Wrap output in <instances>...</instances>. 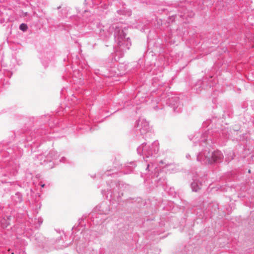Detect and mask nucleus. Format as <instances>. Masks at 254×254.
Listing matches in <instances>:
<instances>
[{"label": "nucleus", "mask_w": 254, "mask_h": 254, "mask_svg": "<svg viewBox=\"0 0 254 254\" xmlns=\"http://www.w3.org/2000/svg\"><path fill=\"white\" fill-rule=\"evenodd\" d=\"M44 186H45V185H44V184H43V185H41V187H42V188H43V187H44Z\"/></svg>", "instance_id": "20e7f679"}, {"label": "nucleus", "mask_w": 254, "mask_h": 254, "mask_svg": "<svg viewBox=\"0 0 254 254\" xmlns=\"http://www.w3.org/2000/svg\"><path fill=\"white\" fill-rule=\"evenodd\" d=\"M221 157L222 154L220 152L215 151L212 153L211 158L208 159V163L212 164L219 161L221 159Z\"/></svg>", "instance_id": "f257e3e1"}, {"label": "nucleus", "mask_w": 254, "mask_h": 254, "mask_svg": "<svg viewBox=\"0 0 254 254\" xmlns=\"http://www.w3.org/2000/svg\"><path fill=\"white\" fill-rule=\"evenodd\" d=\"M27 26L26 24L22 23L20 25L19 28L23 31H25L27 29Z\"/></svg>", "instance_id": "f03ea898"}, {"label": "nucleus", "mask_w": 254, "mask_h": 254, "mask_svg": "<svg viewBox=\"0 0 254 254\" xmlns=\"http://www.w3.org/2000/svg\"><path fill=\"white\" fill-rule=\"evenodd\" d=\"M197 186V183H193L192 184V188L193 189V190L196 191L197 190V189H195V187Z\"/></svg>", "instance_id": "7ed1b4c3"}, {"label": "nucleus", "mask_w": 254, "mask_h": 254, "mask_svg": "<svg viewBox=\"0 0 254 254\" xmlns=\"http://www.w3.org/2000/svg\"><path fill=\"white\" fill-rule=\"evenodd\" d=\"M11 254H14V253H12Z\"/></svg>", "instance_id": "39448f33"}]
</instances>
